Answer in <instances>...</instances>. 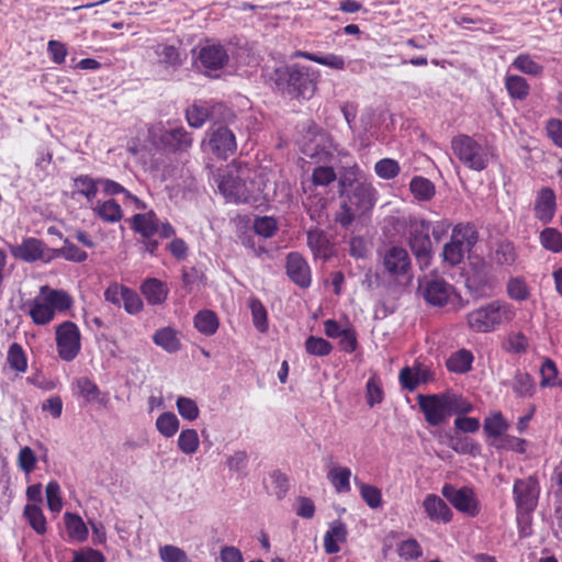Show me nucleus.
<instances>
[{"instance_id": "nucleus-53", "label": "nucleus", "mask_w": 562, "mask_h": 562, "mask_svg": "<svg viewBox=\"0 0 562 562\" xmlns=\"http://www.w3.org/2000/svg\"><path fill=\"white\" fill-rule=\"evenodd\" d=\"M374 171L381 179L391 180L401 172L400 164L392 158H383L375 162Z\"/></svg>"}, {"instance_id": "nucleus-38", "label": "nucleus", "mask_w": 562, "mask_h": 562, "mask_svg": "<svg viewBox=\"0 0 562 562\" xmlns=\"http://www.w3.org/2000/svg\"><path fill=\"white\" fill-rule=\"evenodd\" d=\"M504 86L512 99L522 101L530 92V86L527 80L518 75H506Z\"/></svg>"}, {"instance_id": "nucleus-51", "label": "nucleus", "mask_w": 562, "mask_h": 562, "mask_svg": "<svg viewBox=\"0 0 562 562\" xmlns=\"http://www.w3.org/2000/svg\"><path fill=\"white\" fill-rule=\"evenodd\" d=\"M327 206V200L324 196H310L304 202V207L310 218L321 224L325 217V210Z\"/></svg>"}, {"instance_id": "nucleus-6", "label": "nucleus", "mask_w": 562, "mask_h": 562, "mask_svg": "<svg viewBox=\"0 0 562 562\" xmlns=\"http://www.w3.org/2000/svg\"><path fill=\"white\" fill-rule=\"evenodd\" d=\"M131 228L142 237L144 251L155 256L159 241L154 239L156 234L160 238H172L176 235L175 227L169 222L160 223L155 211L134 214L130 220Z\"/></svg>"}, {"instance_id": "nucleus-52", "label": "nucleus", "mask_w": 562, "mask_h": 562, "mask_svg": "<svg viewBox=\"0 0 562 562\" xmlns=\"http://www.w3.org/2000/svg\"><path fill=\"white\" fill-rule=\"evenodd\" d=\"M465 251L467 250L460 246L459 243L450 238V240L445 244L441 256L445 262L454 267L462 262Z\"/></svg>"}, {"instance_id": "nucleus-10", "label": "nucleus", "mask_w": 562, "mask_h": 562, "mask_svg": "<svg viewBox=\"0 0 562 562\" xmlns=\"http://www.w3.org/2000/svg\"><path fill=\"white\" fill-rule=\"evenodd\" d=\"M55 340L58 357L70 362L81 350V334L79 327L71 321H65L55 329Z\"/></svg>"}, {"instance_id": "nucleus-62", "label": "nucleus", "mask_w": 562, "mask_h": 562, "mask_svg": "<svg viewBox=\"0 0 562 562\" xmlns=\"http://www.w3.org/2000/svg\"><path fill=\"white\" fill-rule=\"evenodd\" d=\"M397 553L404 560H415L423 554L420 544L416 539H407L398 543Z\"/></svg>"}, {"instance_id": "nucleus-4", "label": "nucleus", "mask_w": 562, "mask_h": 562, "mask_svg": "<svg viewBox=\"0 0 562 562\" xmlns=\"http://www.w3.org/2000/svg\"><path fill=\"white\" fill-rule=\"evenodd\" d=\"M72 305L74 300L68 292L43 285L40 288L38 295L26 301L22 308L31 317L33 324L44 326L55 318L56 313L67 312Z\"/></svg>"}, {"instance_id": "nucleus-13", "label": "nucleus", "mask_w": 562, "mask_h": 562, "mask_svg": "<svg viewBox=\"0 0 562 562\" xmlns=\"http://www.w3.org/2000/svg\"><path fill=\"white\" fill-rule=\"evenodd\" d=\"M465 286L474 299L491 296L494 292L495 283L490 268L484 262L473 266L467 277Z\"/></svg>"}, {"instance_id": "nucleus-36", "label": "nucleus", "mask_w": 562, "mask_h": 562, "mask_svg": "<svg viewBox=\"0 0 562 562\" xmlns=\"http://www.w3.org/2000/svg\"><path fill=\"white\" fill-rule=\"evenodd\" d=\"M93 213L105 223H119L123 218L121 205L113 199L98 202L92 209Z\"/></svg>"}, {"instance_id": "nucleus-48", "label": "nucleus", "mask_w": 562, "mask_h": 562, "mask_svg": "<svg viewBox=\"0 0 562 562\" xmlns=\"http://www.w3.org/2000/svg\"><path fill=\"white\" fill-rule=\"evenodd\" d=\"M199 447L200 439L195 429L181 430L178 437V448L182 453L191 456L198 451Z\"/></svg>"}, {"instance_id": "nucleus-30", "label": "nucleus", "mask_w": 562, "mask_h": 562, "mask_svg": "<svg viewBox=\"0 0 562 562\" xmlns=\"http://www.w3.org/2000/svg\"><path fill=\"white\" fill-rule=\"evenodd\" d=\"M293 57L304 58L335 70H345L346 68L345 58L336 54L318 55L305 50H296L293 53Z\"/></svg>"}, {"instance_id": "nucleus-45", "label": "nucleus", "mask_w": 562, "mask_h": 562, "mask_svg": "<svg viewBox=\"0 0 562 562\" xmlns=\"http://www.w3.org/2000/svg\"><path fill=\"white\" fill-rule=\"evenodd\" d=\"M449 416L452 414L465 415L473 411V405L462 395L446 392L443 393Z\"/></svg>"}, {"instance_id": "nucleus-46", "label": "nucleus", "mask_w": 562, "mask_h": 562, "mask_svg": "<svg viewBox=\"0 0 562 562\" xmlns=\"http://www.w3.org/2000/svg\"><path fill=\"white\" fill-rule=\"evenodd\" d=\"M355 483L359 487L360 495L363 502L372 509L379 508L382 505V493L376 486L363 483L355 477Z\"/></svg>"}, {"instance_id": "nucleus-17", "label": "nucleus", "mask_w": 562, "mask_h": 562, "mask_svg": "<svg viewBox=\"0 0 562 562\" xmlns=\"http://www.w3.org/2000/svg\"><path fill=\"white\" fill-rule=\"evenodd\" d=\"M435 372L430 367L416 360L412 367H404L398 374V381L402 389L413 392L420 384H426L434 381Z\"/></svg>"}, {"instance_id": "nucleus-26", "label": "nucleus", "mask_w": 562, "mask_h": 562, "mask_svg": "<svg viewBox=\"0 0 562 562\" xmlns=\"http://www.w3.org/2000/svg\"><path fill=\"white\" fill-rule=\"evenodd\" d=\"M347 528L340 520L334 521L324 536V550L327 554L340 551L339 542L347 541Z\"/></svg>"}, {"instance_id": "nucleus-8", "label": "nucleus", "mask_w": 562, "mask_h": 562, "mask_svg": "<svg viewBox=\"0 0 562 562\" xmlns=\"http://www.w3.org/2000/svg\"><path fill=\"white\" fill-rule=\"evenodd\" d=\"M406 227L407 244L413 255L420 268H427L432 258V244L429 236L430 222L418 216H409Z\"/></svg>"}, {"instance_id": "nucleus-43", "label": "nucleus", "mask_w": 562, "mask_h": 562, "mask_svg": "<svg viewBox=\"0 0 562 562\" xmlns=\"http://www.w3.org/2000/svg\"><path fill=\"white\" fill-rule=\"evenodd\" d=\"M409 189L418 201H429L435 195L434 183L424 177L416 176L411 180Z\"/></svg>"}, {"instance_id": "nucleus-50", "label": "nucleus", "mask_w": 562, "mask_h": 562, "mask_svg": "<svg viewBox=\"0 0 562 562\" xmlns=\"http://www.w3.org/2000/svg\"><path fill=\"white\" fill-rule=\"evenodd\" d=\"M156 428L164 437L171 438L179 430V420L173 413L166 412L156 419Z\"/></svg>"}, {"instance_id": "nucleus-24", "label": "nucleus", "mask_w": 562, "mask_h": 562, "mask_svg": "<svg viewBox=\"0 0 562 562\" xmlns=\"http://www.w3.org/2000/svg\"><path fill=\"white\" fill-rule=\"evenodd\" d=\"M423 508L431 521L448 524L452 520V510L447 503L436 494H427L425 496Z\"/></svg>"}, {"instance_id": "nucleus-64", "label": "nucleus", "mask_w": 562, "mask_h": 562, "mask_svg": "<svg viewBox=\"0 0 562 562\" xmlns=\"http://www.w3.org/2000/svg\"><path fill=\"white\" fill-rule=\"evenodd\" d=\"M60 256L72 262H83L88 258V254L76 246L74 243L66 239L63 247L59 249Z\"/></svg>"}, {"instance_id": "nucleus-1", "label": "nucleus", "mask_w": 562, "mask_h": 562, "mask_svg": "<svg viewBox=\"0 0 562 562\" xmlns=\"http://www.w3.org/2000/svg\"><path fill=\"white\" fill-rule=\"evenodd\" d=\"M265 189L263 176L249 167L228 169L220 176L218 190L228 202L258 203Z\"/></svg>"}, {"instance_id": "nucleus-15", "label": "nucleus", "mask_w": 562, "mask_h": 562, "mask_svg": "<svg viewBox=\"0 0 562 562\" xmlns=\"http://www.w3.org/2000/svg\"><path fill=\"white\" fill-rule=\"evenodd\" d=\"M156 144L168 153H187L193 144L192 134L183 126L164 130Z\"/></svg>"}, {"instance_id": "nucleus-59", "label": "nucleus", "mask_w": 562, "mask_h": 562, "mask_svg": "<svg viewBox=\"0 0 562 562\" xmlns=\"http://www.w3.org/2000/svg\"><path fill=\"white\" fill-rule=\"evenodd\" d=\"M337 179L335 169L330 166H318L313 169L312 183L315 187H328Z\"/></svg>"}, {"instance_id": "nucleus-47", "label": "nucleus", "mask_w": 562, "mask_h": 562, "mask_svg": "<svg viewBox=\"0 0 562 562\" xmlns=\"http://www.w3.org/2000/svg\"><path fill=\"white\" fill-rule=\"evenodd\" d=\"M539 241L544 249L553 254L562 251V234L557 228H544L539 235Z\"/></svg>"}, {"instance_id": "nucleus-49", "label": "nucleus", "mask_w": 562, "mask_h": 562, "mask_svg": "<svg viewBox=\"0 0 562 562\" xmlns=\"http://www.w3.org/2000/svg\"><path fill=\"white\" fill-rule=\"evenodd\" d=\"M98 180L92 179L88 175H81L74 179V188L76 193L83 195L88 201L95 198L98 193Z\"/></svg>"}, {"instance_id": "nucleus-12", "label": "nucleus", "mask_w": 562, "mask_h": 562, "mask_svg": "<svg viewBox=\"0 0 562 562\" xmlns=\"http://www.w3.org/2000/svg\"><path fill=\"white\" fill-rule=\"evenodd\" d=\"M514 501L519 513L529 514L533 512L538 505L540 494L539 481L536 476L530 475L525 479H518L513 486Z\"/></svg>"}, {"instance_id": "nucleus-54", "label": "nucleus", "mask_w": 562, "mask_h": 562, "mask_svg": "<svg viewBox=\"0 0 562 562\" xmlns=\"http://www.w3.org/2000/svg\"><path fill=\"white\" fill-rule=\"evenodd\" d=\"M304 346L308 355L317 357L328 356L333 350V346L328 340L316 336H308Z\"/></svg>"}, {"instance_id": "nucleus-63", "label": "nucleus", "mask_w": 562, "mask_h": 562, "mask_svg": "<svg viewBox=\"0 0 562 562\" xmlns=\"http://www.w3.org/2000/svg\"><path fill=\"white\" fill-rule=\"evenodd\" d=\"M540 386L541 387H548V386H555V381L558 376V368L553 360L547 358L540 368Z\"/></svg>"}, {"instance_id": "nucleus-44", "label": "nucleus", "mask_w": 562, "mask_h": 562, "mask_svg": "<svg viewBox=\"0 0 562 562\" xmlns=\"http://www.w3.org/2000/svg\"><path fill=\"white\" fill-rule=\"evenodd\" d=\"M512 67L525 75L535 77L543 72V66L537 63L529 54L517 55L512 63Z\"/></svg>"}, {"instance_id": "nucleus-5", "label": "nucleus", "mask_w": 562, "mask_h": 562, "mask_svg": "<svg viewBox=\"0 0 562 562\" xmlns=\"http://www.w3.org/2000/svg\"><path fill=\"white\" fill-rule=\"evenodd\" d=\"M516 316L515 307L504 300H493L470 311L465 316L468 328L477 334L497 330Z\"/></svg>"}, {"instance_id": "nucleus-34", "label": "nucleus", "mask_w": 562, "mask_h": 562, "mask_svg": "<svg viewBox=\"0 0 562 562\" xmlns=\"http://www.w3.org/2000/svg\"><path fill=\"white\" fill-rule=\"evenodd\" d=\"M193 325L199 333L213 336L220 327V319L215 312L201 310L194 315Z\"/></svg>"}, {"instance_id": "nucleus-58", "label": "nucleus", "mask_w": 562, "mask_h": 562, "mask_svg": "<svg viewBox=\"0 0 562 562\" xmlns=\"http://www.w3.org/2000/svg\"><path fill=\"white\" fill-rule=\"evenodd\" d=\"M176 406L180 416L186 420L193 422L200 415L198 404L190 397L179 396Z\"/></svg>"}, {"instance_id": "nucleus-14", "label": "nucleus", "mask_w": 562, "mask_h": 562, "mask_svg": "<svg viewBox=\"0 0 562 562\" xmlns=\"http://www.w3.org/2000/svg\"><path fill=\"white\" fill-rule=\"evenodd\" d=\"M417 403L426 423L430 426H439L450 417L443 393L419 394Z\"/></svg>"}, {"instance_id": "nucleus-11", "label": "nucleus", "mask_w": 562, "mask_h": 562, "mask_svg": "<svg viewBox=\"0 0 562 562\" xmlns=\"http://www.w3.org/2000/svg\"><path fill=\"white\" fill-rule=\"evenodd\" d=\"M441 494L459 513L469 517H476L480 514L481 505L473 487L462 486L458 488L450 483H446L441 487Z\"/></svg>"}, {"instance_id": "nucleus-39", "label": "nucleus", "mask_w": 562, "mask_h": 562, "mask_svg": "<svg viewBox=\"0 0 562 562\" xmlns=\"http://www.w3.org/2000/svg\"><path fill=\"white\" fill-rule=\"evenodd\" d=\"M350 477L351 470L347 467L335 465L327 473V479L337 493L350 492Z\"/></svg>"}, {"instance_id": "nucleus-27", "label": "nucleus", "mask_w": 562, "mask_h": 562, "mask_svg": "<svg viewBox=\"0 0 562 562\" xmlns=\"http://www.w3.org/2000/svg\"><path fill=\"white\" fill-rule=\"evenodd\" d=\"M474 356L471 350L462 348L452 352L446 361L449 372L464 374L472 370Z\"/></svg>"}, {"instance_id": "nucleus-42", "label": "nucleus", "mask_w": 562, "mask_h": 562, "mask_svg": "<svg viewBox=\"0 0 562 562\" xmlns=\"http://www.w3.org/2000/svg\"><path fill=\"white\" fill-rule=\"evenodd\" d=\"M508 427L509 425L501 412L493 413L483 423V430L491 438H499Z\"/></svg>"}, {"instance_id": "nucleus-55", "label": "nucleus", "mask_w": 562, "mask_h": 562, "mask_svg": "<svg viewBox=\"0 0 562 562\" xmlns=\"http://www.w3.org/2000/svg\"><path fill=\"white\" fill-rule=\"evenodd\" d=\"M249 307L251 311L255 327L260 333H265L268 329V317L266 307L263 306L261 301L256 297L250 299Z\"/></svg>"}, {"instance_id": "nucleus-41", "label": "nucleus", "mask_w": 562, "mask_h": 562, "mask_svg": "<svg viewBox=\"0 0 562 562\" xmlns=\"http://www.w3.org/2000/svg\"><path fill=\"white\" fill-rule=\"evenodd\" d=\"M7 363L18 373H24L27 370V357L22 346L13 342L9 346L7 353Z\"/></svg>"}, {"instance_id": "nucleus-2", "label": "nucleus", "mask_w": 562, "mask_h": 562, "mask_svg": "<svg viewBox=\"0 0 562 562\" xmlns=\"http://www.w3.org/2000/svg\"><path fill=\"white\" fill-rule=\"evenodd\" d=\"M318 79V70L299 64L286 65L274 71L277 88L296 100H310L317 90Z\"/></svg>"}, {"instance_id": "nucleus-32", "label": "nucleus", "mask_w": 562, "mask_h": 562, "mask_svg": "<svg viewBox=\"0 0 562 562\" xmlns=\"http://www.w3.org/2000/svg\"><path fill=\"white\" fill-rule=\"evenodd\" d=\"M153 341L169 353H175L181 349L178 331L169 326L157 329L153 336Z\"/></svg>"}, {"instance_id": "nucleus-60", "label": "nucleus", "mask_w": 562, "mask_h": 562, "mask_svg": "<svg viewBox=\"0 0 562 562\" xmlns=\"http://www.w3.org/2000/svg\"><path fill=\"white\" fill-rule=\"evenodd\" d=\"M158 552L162 562H191L187 552L177 546H161Z\"/></svg>"}, {"instance_id": "nucleus-35", "label": "nucleus", "mask_w": 562, "mask_h": 562, "mask_svg": "<svg viewBox=\"0 0 562 562\" xmlns=\"http://www.w3.org/2000/svg\"><path fill=\"white\" fill-rule=\"evenodd\" d=\"M518 254L513 241L502 240L496 244L492 260L499 267H510L516 263Z\"/></svg>"}, {"instance_id": "nucleus-40", "label": "nucleus", "mask_w": 562, "mask_h": 562, "mask_svg": "<svg viewBox=\"0 0 562 562\" xmlns=\"http://www.w3.org/2000/svg\"><path fill=\"white\" fill-rule=\"evenodd\" d=\"M508 297L516 302H524L530 297V288L524 277H510L506 283Z\"/></svg>"}, {"instance_id": "nucleus-28", "label": "nucleus", "mask_w": 562, "mask_h": 562, "mask_svg": "<svg viewBox=\"0 0 562 562\" xmlns=\"http://www.w3.org/2000/svg\"><path fill=\"white\" fill-rule=\"evenodd\" d=\"M361 182H372L358 164L342 167L338 178L339 191L357 188Z\"/></svg>"}, {"instance_id": "nucleus-18", "label": "nucleus", "mask_w": 562, "mask_h": 562, "mask_svg": "<svg viewBox=\"0 0 562 562\" xmlns=\"http://www.w3.org/2000/svg\"><path fill=\"white\" fill-rule=\"evenodd\" d=\"M383 267L393 278L407 277L412 270L408 251L400 246L390 247L383 256Z\"/></svg>"}, {"instance_id": "nucleus-22", "label": "nucleus", "mask_w": 562, "mask_h": 562, "mask_svg": "<svg viewBox=\"0 0 562 562\" xmlns=\"http://www.w3.org/2000/svg\"><path fill=\"white\" fill-rule=\"evenodd\" d=\"M453 286L446 282L443 279H434L426 281L423 286V295L427 303L434 306H443L448 303Z\"/></svg>"}, {"instance_id": "nucleus-31", "label": "nucleus", "mask_w": 562, "mask_h": 562, "mask_svg": "<svg viewBox=\"0 0 562 562\" xmlns=\"http://www.w3.org/2000/svg\"><path fill=\"white\" fill-rule=\"evenodd\" d=\"M515 395L520 398L532 397L536 393L535 379L528 372L517 370L509 383Z\"/></svg>"}, {"instance_id": "nucleus-19", "label": "nucleus", "mask_w": 562, "mask_h": 562, "mask_svg": "<svg viewBox=\"0 0 562 562\" xmlns=\"http://www.w3.org/2000/svg\"><path fill=\"white\" fill-rule=\"evenodd\" d=\"M181 41L177 40L176 43L159 42L151 46V49L157 58V63L165 69L180 68L187 56L181 48Z\"/></svg>"}, {"instance_id": "nucleus-25", "label": "nucleus", "mask_w": 562, "mask_h": 562, "mask_svg": "<svg viewBox=\"0 0 562 562\" xmlns=\"http://www.w3.org/2000/svg\"><path fill=\"white\" fill-rule=\"evenodd\" d=\"M140 292L150 305L162 304L169 293V289L165 282L157 278H147L140 285Z\"/></svg>"}, {"instance_id": "nucleus-16", "label": "nucleus", "mask_w": 562, "mask_h": 562, "mask_svg": "<svg viewBox=\"0 0 562 562\" xmlns=\"http://www.w3.org/2000/svg\"><path fill=\"white\" fill-rule=\"evenodd\" d=\"M285 273L301 289H307L312 284L311 267L303 255L297 251H291L286 255Z\"/></svg>"}, {"instance_id": "nucleus-61", "label": "nucleus", "mask_w": 562, "mask_h": 562, "mask_svg": "<svg viewBox=\"0 0 562 562\" xmlns=\"http://www.w3.org/2000/svg\"><path fill=\"white\" fill-rule=\"evenodd\" d=\"M254 231L265 238H270L277 233L278 223L271 216H260L254 221Z\"/></svg>"}, {"instance_id": "nucleus-33", "label": "nucleus", "mask_w": 562, "mask_h": 562, "mask_svg": "<svg viewBox=\"0 0 562 562\" xmlns=\"http://www.w3.org/2000/svg\"><path fill=\"white\" fill-rule=\"evenodd\" d=\"M64 522L71 541L83 542L88 539V528L78 514L66 512L64 514Z\"/></svg>"}, {"instance_id": "nucleus-7", "label": "nucleus", "mask_w": 562, "mask_h": 562, "mask_svg": "<svg viewBox=\"0 0 562 562\" xmlns=\"http://www.w3.org/2000/svg\"><path fill=\"white\" fill-rule=\"evenodd\" d=\"M451 149L460 162L471 170L483 171L490 164L488 147L470 135L459 134L452 137Z\"/></svg>"}, {"instance_id": "nucleus-57", "label": "nucleus", "mask_w": 562, "mask_h": 562, "mask_svg": "<svg viewBox=\"0 0 562 562\" xmlns=\"http://www.w3.org/2000/svg\"><path fill=\"white\" fill-rule=\"evenodd\" d=\"M76 387L78 394L87 402L98 401L101 394L99 386L89 378L82 376L77 379Z\"/></svg>"}, {"instance_id": "nucleus-29", "label": "nucleus", "mask_w": 562, "mask_h": 562, "mask_svg": "<svg viewBox=\"0 0 562 562\" xmlns=\"http://www.w3.org/2000/svg\"><path fill=\"white\" fill-rule=\"evenodd\" d=\"M451 238L471 251L479 240V233L474 224L459 223L452 228Z\"/></svg>"}, {"instance_id": "nucleus-21", "label": "nucleus", "mask_w": 562, "mask_h": 562, "mask_svg": "<svg viewBox=\"0 0 562 562\" xmlns=\"http://www.w3.org/2000/svg\"><path fill=\"white\" fill-rule=\"evenodd\" d=\"M198 59L206 70H220L228 63V54L221 44H206L199 50Z\"/></svg>"}, {"instance_id": "nucleus-9", "label": "nucleus", "mask_w": 562, "mask_h": 562, "mask_svg": "<svg viewBox=\"0 0 562 562\" xmlns=\"http://www.w3.org/2000/svg\"><path fill=\"white\" fill-rule=\"evenodd\" d=\"M202 146L217 159L226 160L237 150L236 136L229 127L214 124L207 130Z\"/></svg>"}, {"instance_id": "nucleus-23", "label": "nucleus", "mask_w": 562, "mask_h": 562, "mask_svg": "<svg viewBox=\"0 0 562 562\" xmlns=\"http://www.w3.org/2000/svg\"><path fill=\"white\" fill-rule=\"evenodd\" d=\"M45 245L41 239L27 237L20 245L11 246L10 252L15 259L34 262L43 259Z\"/></svg>"}, {"instance_id": "nucleus-56", "label": "nucleus", "mask_w": 562, "mask_h": 562, "mask_svg": "<svg viewBox=\"0 0 562 562\" xmlns=\"http://www.w3.org/2000/svg\"><path fill=\"white\" fill-rule=\"evenodd\" d=\"M210 117L207 108L199 104H192L186 110V119L191 127H202Z\"/></svg>"}, {"instance_id": "nucleus-3", "label": "nucleus", "mask_w": 562, "mask_h": 562, "mask_svg": "<svg viewBox=\"0 0 562 562\" xmlns=\"http://www.w3.org/2000/svg\"><path fill=\"white\" fill-rule=\"evenodd\" d=\"M339 206L334 214V221L342 228H348L357 215L370 212L378 201V190L372 182H361L357 188L338 191Z\"/></svg>"}, {"instance_id": "nucleus-20", "label": "nucleus", "mask_w": 562, "mask_h": 562, "mask_svg": "<svg viewBox=\"0 0 562 562\" xmlns=\"http://www.w3.org/2000/svg\"><path fill=\"white\" fill-rule=\"evenodd\" d=\"M557 211V196L549 187H542L536 194L533 203L535 217L543 225L549 224Z\"/></svg>"}, {"instance_id": "nucleus-37", "label": "nucleus", "mask_w": 562, "mask_h": 562, "mask_svg": "<svg viewBox=\"0 0 562 562\" xmlns=\"http://www.w3.org/2000/svg\"><path fill=\"white\" fill-rule=\"evenodd\" d=\"M23 516L30 527L40 536L47 531V521L42 508L36 504H26L23 509Z\"/></svg>"}]
</instances>
